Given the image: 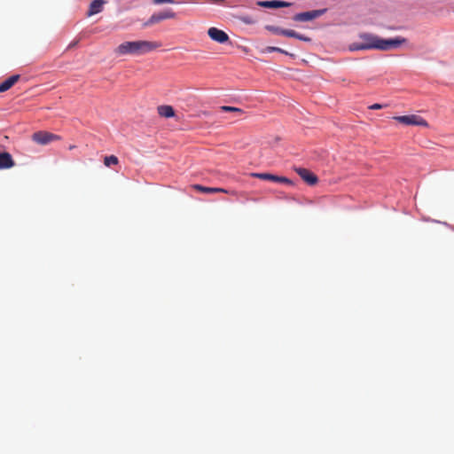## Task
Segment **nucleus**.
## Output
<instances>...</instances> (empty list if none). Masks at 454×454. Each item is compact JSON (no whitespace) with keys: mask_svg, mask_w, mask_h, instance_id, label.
Returning a JSON list of instances; mask_svg holds the SVG:
<instances>
[{"mask_svg":"<svg viewBox=\"0 0 454 454\" xmlns=\"http://www.w3.org/2000/svg\"><path fill=\"white\" fill-rule=\"evenodd\" d=\"M160 43L157 42L139 40V41H127L121 43L114 49V53L117 56L124 55H143L147 52L153 51L159 47Z\"/></svg>","mask_w":454,"mask_h":454,"instance_id":"f257e3e1","label":"nucleus"},{"mask_svg":"<svg viewBox=\"0 0 454 454\" xmlns=\"http://www.w3.org/2000/svg\"><path fill=\"white\" fill-rule=\"evenodd\" d=\"M358 38L361 40L360 42H354L348 45V50L350 51L371 50L380 51L381 37L379 35L364 32L358 35Z\"/></svg>","mask_w":454,"mask_h":454,"instance_id":"f03ea898","label":"nucleus"},{"mask_svg":"<svg viewBox=\"0 0 454 454\" xmlns=\"http://www.w3.org/2000/svg\"><path fill=\"white\" fill-rule=\"evenodd\" d=\"M265 29L274 35H284L286 37H293V38H296V39L303 41V42H310L311 41V39L309 37H308L304 35L299 34L293 29H285V28H281L279 27L272 26V25H266Z\"/></svg>","mask_w":454,"mask_h":454,"instance_id":"7ed1b4c3","label":"nucleus"},{"mask_svg":"<svg viewBox=\"0 0 454 454\" xmlns=\"http://www.w3.org/2000/svg\"><path fill=\"white\" fill-rule=\"evenodd\" d=\"M394 119L398 122L404 125H412V126H422L427 127V121L419 115L417 114H410V115H401L395 116Z\"/></svg>","mask_w":454,"mask_h":454,"instance_id":"20e7f679","label":"nucleus"},{"mask_svg":"<svg viewBox=\"0 0 454 454\" xmlns=\"http://www.w3.org/2000/svg\"><path fill=\"white\" fill-rule=\"evenodd\" d=\"M327 9L313 10L304 12H300L293 17V20L296 22H308L316 20L326 12Z\"/></svg>","mask_w":454,"mask_h":454,"instance_id":"39448f33","label":"nucleus"},{"mask_svg":"<svg viewBox=\"0 0 454 454\" xmlns=\"http://www.w3.org/2000/svg\"><path fill=\"white\" fill-rule=\"evenodd\" d=\"M176 16V12L172 10L168 9L159 12L153 13L149 20L145 23V27L152 26L153 24L159 23L164 20L175 19Z\"/></svg>","mask_w":454,"mask_h":454,"instance_id":"423d86ee","label":"nucleus"},{"mask_svg":"<svg viewBox=\"0 0 454 454\" xmlns=\"http://www.w3.org/2000/svg\"><path fill=\"white\" fill-rule=\"evenodd\" d=\"M32 139L36 144L47 145L51 142L59 140L60 137L47 131H37L32 135Z\"/></svg>","mask_w":454,"mask_h":454,"instance_id":"0eeeda50","label":"nucleus"},{"mask_svg":"<svg viewBox=\"0 0 454 454\" xmlns=\"http://www.w3.org/2000/svg\"><path fill=\"white\" fill-rule=\"evenodd\" d=\"M407 39L404 37L397 36L395 38L384 39L380 38V51H387L392 49H396L402 44L405 43Z\"/></svg>","mask_w":454,"mask_h":454,"instance_id":"6e6552de","label":"nucleus"},{"mask_svg":"<svg viewBox=\"0 0 454 454\" xmlns=\"http://www.w3.org/2000/svg\"><path fill=\"white\" fill-rule=\"evenodd\" d=\"M251 176L256 177L262 180H267V181H272V182H278V183H283L287 184H292L293 182L285 177V176H279L270 173H251Z\"/></svg>","mask_w":454,"mask_h":454,"instance_id":"1a4fd4ad","label":"nucleus"},{"mask_svg":"<svg viewBox=\"0 0 454 454\" xmlns=\"http://www.w3.org/2000/svg\"><path fill=\"white\" fill-rule=\"evenodd\" d=\"M207 35L213 41L219 43H225L230 41L229 35L224 31L214 27L208 28Z\"/></svg>","mask_w":454,"mask_h":454,"instance_id":"9d476101","label":"nucleus"},{"mask_svg":"<svg viewBox=\"0 0 454 454\" xmlns=\"http://www.w3.org/2000/svg\"><path fill=\"white\" fill-rule=\"evenodd\" d=\"M300 177L309 185H315L318 182L317 176L310 170L304 168H295Z\"/></svg>","mask_w":454,"mask_h":454,"instance_id":"9b49d317","label":"nucleus"},{"mask_svg":"<svg viewBox=\"0 0 454 454\" xmlns=\"http://www.w3.org/2000/svg\"><path fill=\"white\" fill-rule=\"evenodd\" d=\"M192 188L195 191L204 192V193H216V192H223L227 194L234 195L236 194L235 191H229L223 188H217V187H206L202 186L200 184H193Z\"/></svg>","mask_w":454,"mask_h":454,"instance_id":"f8f14e48","label":"nucleus"},{"mask_svg":"<svg viewBox=\"0 0 454 454\" xmlns=\"http://www.w3.org/2000/svg\"><path fill=\"white\" fill-rule=\"evenodd\" d=\"M257 4L259 6H261V7L270 8V9L282 8V7H289V6L292 5L291 3L281 1V0L258 1Z\"/></svg>","mask_w":454,"mask_h":454,"instance_id":"ddd939ff","label":"nucleus"},{"mask_svg":"<svg viewBox=\"0 0 454 454\" xmlns=\"http://www.w3.org/2000/svg\"><path fill=\"white\" fill-rule=\"evenodd\" d=\"M15 162L11 153L7 152L0 153V169H7L14 167Z\"/></svg>","mask_w":454,"mask_h":454,"instance_id":"4468645a","label":"nucleus"},{"mask_svg":"<svg viewBox=\"0 0 454 454\" xmlns=\"http://www.w3.org/2000/svg\"><path fill=\"white\" fill-rule=\"evenodd\" d=\"M105 4L106 1L104 0H93L90 4L87 15L92 16L101 12Z\"/></svg>","mask_w":454,"mask_h":454,"instance_id":"2eb2a0df","label":"nucleus"},{"mask_svg":"<svg viewBox=\"0 0 454 454\" xmlns=\"http://www.w3.org/2000/svg\"><path fill=\"white\" fill-rule=\"evenodd\" d=\"M20 77L19 74H14L3 82L0 84V92H4L11 89L20 80Z\"/></svg>","mask_w":454,"mask_h":454,"instance_id":"dca6fc26","label":"nucleus"},{"mask_svg":"<svg viewBox=\"0 0 454 454\" xmlns=\"http://www.w3.org/2000/svg\"><path fill=\"white\" fill-rule=\"evenodd\" d=\"M157 110H158V114L161 117L170 118L175 115L174 108L171 106H167V105L160 106H158Z\"/></svg>","mask_w":454,"mask_h":454,"instance_id":"f3484780","label":"nucleus"},{"mask_svg":"<svg viewBox=\"0 0 454 454\" xmlns=\"http://www.w3.org/2000/svg\"><path fill=\"white\" fill-rule=\"evenodd\" d=\"M262 52H264V53L279 52L282 54H286V55L294 57V54H291V53L287 52L286 51H285L281 48L276 47V46H268L262 51Z\"/></svg>","mask_w":454,"mask_h":454,"instance_id":"a211bd4d","label":"nucleus"},{"mask_svg":"<svg viewBox=\"0 0 454 454\" xmlns=\"http://www.w3.org/2000/svg\"><path fill=\"white\" fill-rule=\"evenodd\" d=\"M119 163V160L114 155L106 156L104 159V164L106 167H110L112 165H117Z\"/></svg>","mask_w":454,"mask_h":454,"instance_id":"6ab92c4d","label":"nucleus"},{"mask_svg":"<svg viewBox=\"0 0 454 454\" xmlns=\"http://www.w3.org/2000/svg\"><path fill=\"white\" fill-rule=\"evenodd\" d=\"M220 110L223 111V112H231V113H235L239 115H240L241 114H243V110L240 109V108H238V107H234V106H223L220 107Z\"/></svg>","mask_w":454,"mask_h":454,"instance_id":"aec40b11","label":"nucleus"},{"mask_svg":"<svg viewBox=\"0 0 454 454\" xmlns=\"http://www.w3.org/2000/svg\"><path fill=\"white\" fill-rule=\"evenodd\" d=\"M154 4H174V0H153Z\"/></svg>","mask_w":454,"mask_h":454,"instance_id":"412c9836","label":"nucleus"},{"mask_svg":"<svg viewBox=\"0 0 454 454\" xmlns=\"http://www.w3.org/2000/svg\"><path fill=\"white\" fill-rule=\"evenodd\" d=\"M241 20L246 24H254V20L249 16L242 17Z\"/></svg>","mask_w":454,"mask_h":454,"instance_id":"4be33fe9","label":"nucleus"},{"mask_svg":"<svg viewBox=\"0 0 454 454\" xmlns=\"http://www.w3.org/2000/svg\"><path fill=\"white\" fill-rule=\"evenodd\" d=\"M382 107H383V106L380 104H373L369 106V108L372 109V110H379V109H381Z\"/></svg>","mask_w":454,"mask_h":454,"instance_id":"5701e85b","label":"nucleus"},{"mask_svg":"<svg viewBox=\"0 0 454 454\" xmlns=\"http://www.w3.org/2000/svg\"><path fill=\"white\" fill-rule=\"evenodd\" d=\"M73 148H74V145H70L69 149L71 150Z\"/></svg>","mask_w":454,"mask_h":454,"instance_id":"b1692460","label":"nucleus"}]
</instances>
